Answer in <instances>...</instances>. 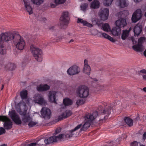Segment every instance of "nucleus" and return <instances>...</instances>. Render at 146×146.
<instances>
[{"mask_svg":"<svg viewBox=\"0 0 146 146\" xmlns=\"http://www.w3.org/2000/svg\"><path fill=\"white\" fill-rule=\"evenodd\" d=\"M40 112L42 117L45 119H49L51 116V111L48 108H42Z\"/></svg>","mask_w":146,"mask_h":146,"instance_id":"nucleus-13","label":"nucleus"},{"mask_svg":"<svg viewBox=\"0 0 146 146\" xmlns=\"http://www.w3.org/2000/svg\"><path fill=\"white\" fill-rule=\"evenodd\" d=\"M116 25L121 29L123 28L127 25L126 19L124 18H121L116 21Z\"/></svg>","mask_w":146,"mask_h":146,"instance_id":"nucleus-16","label":"nucleus"},{"mask_svg":"<svg viewBox=\"0 0 146 146\" xmlns=\"http://www.w3.org/2000/svg\"><path fill=\"white\" fill-rule=\"evenodd\" d=\"M27 111V110H26L25 109L23 111H21L20 112V114L21 115H23V116L26 115V112Z\"/></svg>","mask_w":146,"mask_h":146,"instance_id":"nucleus-49","label":"nucleus"},{"mask_svg":"<svg viewBox=\"0 0 146 146\" xmlns=\"http://www.w3.org/2000/svg\"><path fill=\"white\" fill-rule=\"evenodd\" d=\"M113 0H104L103 4L105 6H108L111 5Z\"/></svg>","mask_w":146,"mask_h":146,"instance_id":"nucleus-40","label":"nucleus"},{"mask_svg":"<svg viewBox=\"0 0 146 146\" xmlns=\"http://www.w3.org/2000/svg\"><path fill=\"white\" fill-rule=\"evenodd\" d=\"M108 39L112 42H114L115 41V40L110 36L108 37Z\"/></svg>","mask_w":146,"mask_h":146,"instance_id":"nucleus-52","label":"nucleus"},{"mask_svg":"<svg viewBox=\"0 0 146 146\" xmlns=\"http://www.w3.org/2000/svg\"><path fill=\"white\" fill-rule=\"evenodd\" d=\"M61 131L60 129H57L55 131V133L56 134L59 133Z\"/></svg>","mask_w":146,"mask_h":146,"instance_id":"nucleus-53","label":"nucleus"},{"mask_svg":"<svg viewBox=\"0 0 146 146\" xmlns=\"http://www.w3.org/2000/svg\"><path fill=\"white\" fill-rule=\"evenodd\" d=\"M20 95L21 98L23 100L27 99V91L26 90H25L21 91L20 92Z\"/></svg>","mask_w":146,"mask_h":146,"instance_id":"nucleus-34","label":"nucleus"},{"mask_svg":"<svg viewBox=\"0 0 146 146\" xmlns=\"http://www.w3.org/2000/svg\"><path fill=\"white\" fill-rule=\"evenodd\" d=\"M31 118L29 115H26L23 116L22 120L24 123L28 122L30 120Z\"/></svg>","mask_w":146,"mask_h":146,"instance_id":"nucleus-38","label":"nucleus"},{"mask_svg":"<svg viewBox=\"0 0 146 146\" xmlns=\"http://www.w3.org/2000/svg\"><path fill=\"white\" fill-rule=\"evenodd\" d=\"M125 122L129 127L133 125V120L128 117H125L124 119Z\"/></svg>","mask_w":146,"mask_h":146,"instance_id":"nucleus-30","label":"nucleus"},{"mask_svg":"<svg viewBox=\"0 0 146 146\" xmlns=\"http://www.w3.org/2000/svg\"><path fill=\"white\" fill-rule=\"evenodd\" d=\"M50 6H51V8H54L56 7V5H55L53 4H51L50 5Z\"/></svg>","mask_w":146,"mask_h":146,"instance_id":"nucleus-56","label":"nucleus"},{"mask_svg":"<svg viewBox=\"0 0 146 146\" xmlns=\"http://www.w3.org/2000/svg\"><path fill=\"white\" fill-rule=\"evenodd\" d=\"M142 28V25L139 24H137L135 26L133 30L135 36H138L141 33Z\"/></svg>","mask_w":146,"mask_h":146,"instance_id":"nucleus-18","label":"nucleus"},{"mask_svg":"<svg viewBox=\"0 0 146 146\" xmlns=\"http://www.w3.org/2000/svg\"><path fill=\"white\" fill-rule=\"evenodd\" d=\"M76 93L80 98H86L89 95V90L88 87L84 85L80 86L77 88Z\"/></svg>","mask_w":146,"mask_h":146,"instance_id":"nucleus-3","label":"nucleus"},{"mask_svg":"<svg viewBox=\"0 0 146 146\" xmlns=\"http://www.w3.org/2000/svg\"><path fill=\"white\" fill-rule=\"evenodd\" d=\"M98 115V113L96 111L93 112L92 114L88 113L86 114L85 116L84 123L83 125L82 126V127L80 128L79 132L80 133L82 131H86L90 127L91 121L96 118Z\"/></svg>","mask_w":146,"mask_h":146,"instance_id":"nucleus-1","label":"nucleus"},{"mask_svg":"<svg viewBox=\"0 0 146 146\" xmlns=\"http://www.w3.org/2000/svg\"><path fill=\"white\" fill-rule=\"evenodd\" d=\"M139 146H145L144 145H143V144H141L140 143H139Z\"/></svg>","mask_w":146,"mask_h":146,"instance_id":"nucleus-64","label":"nucleus"},{"mask_svg":"<svg viewBox=\"0 0 146 146\" xmlns=\"http://www.w3.org/2000/svg\"><path fill=\"white\" fill-rule=\"evenodd\" d=\"M9 114L13 121L16 124L19 125L21 123V121L20 119L19 116L17 114L15 110L9 111Z\"/></svg>","mask_w":146,"mask_h":146,"instance_id":"nucleus-7","label":"nucleus"},{"mask_svg":"<svg viewBox=\"0 0 146 146\" xmlns=\"http://www.w3.org/2000/svg\"><path fill=\"white\" fill-rule=\"evenodd\" d=\"M139 143H140L136 141H134L131 143L130 145L131 146H138Z\"/></svg>","mask_w":146,"mask_h":146,"instance_id":"nucleus-47","label":"nucleus"},{"mask_svg":"<svg viewBox=\"0 0 146 146\" xmlns=\"http://www.w3.org/2000/svg\"><path fill=\"white\" fill-rule=\"evenodd\" d=\"M145 38L144 37H141L138 40V43L142 44L143 41L145 40Z\"/></svg>","mask_w":146,"mask_h":146,"instance_id":"nucleus-44","label":"nucleus"},{"mask_svg":"<svg viewBox=\"0 0 146 146\" xmlns=\"http://www.w3.org/2000/svg\"><path fill=\"white\" fill-rule=\"evenodd\" d=\"M45 144L48 145L56 141V137H54V136H53L48 139H45Z\"/></svg>","mask_w":146,"mask_h":146,"instance_id":"nucleus-28","label":"nucleus"},{"mask_svg":"<svg viewBox=\"0 0 146 146\" xmlns=\"http://www.w3.org/2000/svg\"><path fill=\"white\" fill-rule=\"evenodd\" d=\"M84 66L83 68V72L88 75L90 74L91 68L90 66L88 64V61L87 60H85L84 62Z\"/></svg>","mask_w":146,"mask_h":146,"instance_id":"nucleus-17","label":"nucleus"},{"mask_svg":"<svg viewBox=\"0 0 146 146\" xmlns=\"http://www.w3.org/2000/svg\"><path fill=\"white\" fill-rule=\"evenodd\" d=\"M82 126V124H80L76 127L74 129L71 130L67 131L64 134L65 138L72 137L75 134V132L80 129Z\"/></svg>","mask_w":146,"mask_h":146,"instance_id":"nucleus-11","label":"nucleus"},{"mask_svg":"<svg viewBox=\"0 0 146 146\" xmlns=\"http://www.w3.org/2000/svg\"><path fill=\"white\" fill-rule=\"evenodd\" d=\"M56 94L55 92L53 91H50L49 92L48 100L50 102L57 103L55 100Z\"/></svg>","mask_w":146,"mask_h":146,"instance_id":"nucleus-20","label":"nucleus"},{"mask_svg":"<svg viewBox=\"0 0 146 146\" xmlns=\"http://www.w3.org/2000/svg\"><path fill=\"white\" fill-rule=\"evenodd\" d=\"M111 109V107L110 106H108L107 108L104 110L103 114L104 115H106L104 116V119L105 120L108 118L109 115L110 113Z\"/></svg>","mask_w":146,"mask_h":146,"instance_id":"nucleus-25","label":"nucleus"},{"mask_svg":"<svg viewBox=\"0 0 146 146\" xmlns=\"http://www.w3.org/2000/svg\"><path fill=\"white\" fill-rule=\"evenodd\" d=\"M77 23H80L82 24L84 26H86L89 27H93V25L90 24L86 21H84L81 18H78L77 20Z\"/></svg>","mask_w":146,"mask_h":146,"instance_id":"nucleus-24","label":"nucleus"},{"mask_svg":"<svg viewBox=\"0 0 146 146\" xmlns=\"http://www.w3.org/2000/svg\"><path fill=\"white\" fill-rule=\"evenodd\" d=\"M109 9L107 8H102L100 9L99 13V16L101 19L103 21L107 20L108 17Z\"/></svg>","mask_w":146,"mask_h":146,"instance_id":"nucleus-10","label":"nucleus"},{"mask_svg":"<svg viewBox=\"0 0 146 146\" xmlns=\"http://www.w3.org/2000/svg\"><path fill=\"white\" fill-rule=\"evenodd\" d=\"M50 88V86L47 84L43 85H40L36 88L37 91L39 92L45 91L48 90Z\"/></svg>","mask_w":146,"mask_h":146,"instance_id":"nucleus-23","label":"nucleus"},{"mask_svg":"<svg viewBox=\"0 0 146 146\" xmlns=\"http://www.w3.org/2000/svg\"><path fill=\"white\" fill-rule=\"evenodd\" d=\"M119 5L121 8H124L127 6V4L126 2V0H119Z\"/></svg>","mask_w":146,"mask_h":146,"instance_id":"nucleus-37","label":"nucleus"},{"mask_svg":"<svg viewBox=\"0 0 146 146\" xmlns=\"http://www.w3.org/2000/svg\"><path fill=\"white\" fill-rule=\"evenodd\" d=\"M102 36L108 39V37L110 36L109 35H107V34L105 33H102Z\"/></svg>","mask_w":146,"mask_h":146,"instance_id":"nucleus-50","label":"nucleus"},{"mask_svg":"<svg viewBox=\"0 0 146 146\" xmlns=\"http://www.w3.org/2000/svg\"><path fill=\"white\" fill-rule=\"evenodd\" d=\"M100 3L98 0H94L91 3L90 7L94 9H98L99 7Z\"/></svg>","mask_w":146,"mask_h":146,"instance_id":"nucleus-27","label":"nucleus"},{"mask_svg":"<svg viewBox=\"0 0 146 146\" xmlns=\"http://www.w3.org/2000/svg\"><path fill=\"white\" fill-rule=\"evenodd\" d=\"M140 72L146 74V70L145 69H143L140 71Z\"/></svg>","mask_w":146,"mask_h":146,"instance_id":"nucleus-55","label":"nucleus"},{"mask_svg":"<svg viewBox=\"0 0 146 146\" xmlns=\"http://www.w3.org/2000/svg\"><path fill=\"white\" fill-rule=\"evenodd\" d=\"M4 88V85L3 84H2L1 85V90H3Z\"/></svg>","mask_w":146,"mask_h":146,"instance_id":"nucleus-60","label":"nucleus"},{"mask_svg":"<svg viewBox=\"0 0 146 146\" xmlns=\"http://www.w3.org/2000/svg\"><path fill=\"white\" fill-rule=\"evenodd\" d=\"M19 39L17 38L15 41H14L13 42L16 45V48L19 50H23L25 45V43L23 38L20 36L19 34Z\"/></svg>","mask_w":146,"mask_h":146,"instance_id":"nucleus-8","label":"nucleus"},{"mask_svg":"<svg viewBox=\"0 0 146 146\" xmlns=\"http://www.w3.org/2000/svg\"><path fill=\"white\" fill-rule=\"evenodd\" d=\"M132 47L137 51L141 52L143 50L142 45L138 43L136 45L133 46Z\"/></svg>","mask_w":146,"mask_h":146,"instance_id":"nucleus-29","label":"nucleus"},{"mask_svg":"<svg viewBox=\"0 0 146 146\" xmlns=\"http://www.w3.org/2000/svg\"><path fill=\"white\" fill-rule=\"evenodd\" d=\"M37 123H38L36 122L32 121L29 122L28 124V125L30 127H32L35 126Z\"/></svg>","mask_w":146,"mask_h":146,"instance_id":"nucleus-45","label":"nucleus"},{"mask_svg":"<svg viewBox=\"0 0 146 146\" xmlns=\"http://www.w3.org/2000/svg\"><path fill=\"white\" fill-rule=\"evenodd\" d=\"M142 16L141 9H138L133 13L131 17V20L133 22L136 23L140 20Z\"/></svg>","mask_w":146,"mask_h":146,"instance_id":"nucleus-9","label":"nucleus"},{"mask_svg":"<svg viewBox=\"0 0 146 146\" xmlns=\"http://www.w3.org/2000/svg\"><path fill=\"white\" fill-rule=\"evenodd\" d=\"M35 102L40 105H44L46 103L43 97L40 94H37L35 96Z\"/></svg>","mask_w":146,"mask_h":146,"instance_id":"nucleus-14","label":"nucleus"},{"mask_svg":"<svg viewBox=\"0 0 146 146\" xmlns=\"http://www.w3.org/2000/svg\"><path fill=\"white\" fill-rule=\"evenodd\" d=\"M146 139V132H145L143 135V139L145 140Z\"/></svg>","mask_w":146,"mask_h":146,"instance_id":"nucleus-54","label":"nucleus"},{"mask_svg":"<svg viewBox=\"0 0 146 146\" xmlns=\"http://www.w3.org/2000/svg\"><path fill=\"white\" fill-rule=\"evenodd\" d=\"M54 136V137H56V141L60 140L62 139H64L65 138L64 134H60L58 136Z\"/></svg>","mask_w":146,"mask_h":146,"instance_id":"nucleus-39","label":"nucleus"},{"mask_svg":"<svg viewBox=\"0 0 146 146\" xmlns=\"http://www.w3.org/2000/svg\"><path fill=\"white\" fill-rule=\"evenodd\" d=\"M72 112L70 110H66L61 115L58 117L59 120L60 121L70 116L72 114Z\"/></svg>","mask_w":146,"mask_h":146,"instance_id":"nucleus-21","label":"nucleus"},{"mask_svg":"<svg viewBox=\"0 0 146 146\" xmlns=\"http://www.w3.org/2000/svg\"><path fill=\"white\" fill-rule=\"evenodd\" d=\"M121 29L117 26L113 28L111 31L112 34L114 36L119 35L121 33Z\"/></svg>","mask_w":146,"mask_h":146,"instance_id":"nucleus-26","label":"nucleus"},{"mask_svg":"<svg viewBox=\"0 0 146 146\" xmlns=\"http://www.w3.org/2000/svg\"><path fill=\"white\" fill-rule=\"evenodd\" d=\"M85 102V101L82 99L78 100L76 102V104L78 106H79L84 104Z\"/></svg>","mask_w":146,"mask_h":146,"instance_id":"nucleus-42","label":"nucleus"},{"mask_svg":"<svg viewBox=\"0 0 146 146\" xmlns=\"http://www.w3.org/2000/svg\"><path fill=\"white\" fill-rule=\"evenodd\" d=\"M69 19V12L67 11H64L60 18V25L61 29H64L67 28Z\"/></svg>","mask_w":146,"mask_h":146,"instance_id":"nucleus-4","label":"nucleus"},{"mask_svg":"<svg viewBox=\"0 0 146 146\" xmlns=\"http://www.w3.org/2000/svg\"><path fill=\"white\" fill-rule=\"evenodd\" d=\"M117 142V141L116 140L112 141L109 143L110 144L109 145L110 146H116L118 144Z\"/></svg>","mask_w":146,"mask_h":146,"instance_id":"nucleus-46","label":"nucleus"},{"mask_svg":"<svg viewBox=\"0 0 146 146\" xmlns=\"http://www.w3.org/2000/svg\"><path fill=\"white\" fill-rule=\"evenodd\" d=\"M88 4L87 3L82 4L80 6L81 9L82 11H86L88 7Z\"/></svg>","mask_w":146,"mask_h":146,"instance_id":"nucleus-41","label":"nucleus"},{"mask_svg":"<svg viewBox=\"0 0 146 146\" xmlns=\"http://www.w3.org/2000/svg\"><path fill=\"white\" fill-rule=\"evenodd\" d=\"M4 47V42L0 41V54H4L6 53V50L3 49Z\"/></svg>","mask_w":146,"mask_h":146,"instance_id":"nucleus-33","label":"nucleus"},{"mask_svg":"<svg viewBox=\"0 0 146 146\" xmlns=\"http://www.w3.org/2000/svg\"><path fill=\"white\" fill-rule=\"evenodd\" d=\"M142 0H134V1L136 3H137L142 1Z\"/></svg>","mask_w":146,"mask_h":146,"instance_id":"nucleus-58","label":"nucleus"},{"mask_svg":"<svg viewBox=\"0 0 146 146\" xmlns=\"http://www.w3.org/2000/svg\"><path fill=\"white\" fill-rule=\"evenodd\" d=\"M16 67L15 64L10 63H8L7 64H3L0 65V68L4 69L6 70H13L15 69Z\"/></svg>","mask_w":146,"mask_h":146,"instance_id":"nucleus-15","label":"nucleus"},{"mask_svg":"<svg viewBox=\"0 0 146 146\" xmlns=\"http://www.w3.org/2000/svg\"><path fill=\"white\" fill-rule=\"evenodd\" d=\"M129 32V31L128 30H123L121 36L123 40H125L128 36Z\"/></svg>","mask_w":146,"mask_h":146,"instance_id":"nucleus-35","label":"nucleus"},{"mask_svg":"<svg viewBox=\"0 0 146 146\" xmlns=\"http://www.w3.org/2000/svg\"><path fill=\"white\" fill-rule=\"evenodd\" d=\"M54 26H52V27H50V28H49V29H54Z\"/></svg>","mask_w":146,"mask_h":146,"instance_id":"nucleus-61","label":"nucleus"},{"mask_svg":"<svg viewBox=\"0 0 146 146\" xmlns=\"http://www.w3.org/2000/svg\"><path fill=\"white\" fill-rule=\"evenodd\" d=\"M0 121L4 122L3 127L5 129L9 130L12 127V122L7 116H0Z\"/></svg>","mask_w":146,"mask_h":146,"instance_id":"nucleus-6","label":"nucleus"},{"mask_svg":"<svg viewBox=\"0 0 146 146\" xmlns=\"http://www.w3.org/2000/svg\"><path fill=\"white\" fill-rule=\"evenodd\" d=\"M143 78L144 80H146V74L143 76Z\"/></svg>","mask_w":146,"mask_h":146,"instance_id":"nucleus-57","label":"nucleus"},{"mask_svg":"<svg viewBox=\"0 0 146 146\" xmlns=\"http://www.w3.org/2000/svg\"><path fill=\"white\" fill-rule=\"evenodd\" d=\"M94 21H95L96 23V24L99 25V23H98V19H97L96 18H93L92 19V22H94Z\"/></svg>","mask_w":146,"mask_h":146,"instance_id":"nucleus-51","label":"nucleus"},{"mask_svg":"<svg viewBox=\"0 0 146 146\" xmlns=\"http://www.w3.org/2000/svg\"><path fill=\"white\" fill-rule=\"evenodd\" d=\"M123 135V136L124 137H123L122 138L123 139H125L127 137V136H126V135H125V134Z\"/></svg>","mask_w":146,"mask_h":146,"instance_id":"nucleus-59","label":"nucleus"},{"mask_svg":"<svg viewBox=\"0 0 146 146\" xmlns=\"http://www.w3.org/2000/svg\"><path fill=\"white\" fill-rule=\"evenodd\" d=\"M80 72V68L76 65H74L70 68L67 71V73L72 76L78 74Z\"/></svg>","mask_w":146,"mask_h":146,"instance_id":"nucleus-12","label":"nucleus"},{"mask_svg":"<svg viewBox=\"0 0 146 146\" xmlns=\"http://www.w3.org/2000/svg\"><path fill=\"white\" fill-rule=\"evenodd\" d=\"M19 37V34L15 31L4 33L0 35V41L8 42L13 40L14 42Z\"/></svg>","mask_w":146,"mask_h":146,"instance_id":"nucleus-2","label":"nucleus"},{"mask_svg":"<svg viewBox=\"0 0 146 146\" xmlns=\"http://www.w3.org/2000/svg\"><path fill=\"white\" fill-rule=\"evenodd\" d=\"M23 1L26 10L29 13V15L32 14L33 13V11L32 7L30 5V1L26 0H23Z\"/></svg>","mask_w":146,"mask_h":146,"instance_id":"nucleus-19","label":"nucleus"},{"mask_svg":"<svg viewBox=\"0 0 146 146\" xmlns=\"http://www.w3.org/2000/svg\"><path fill=\"white\" fill-rule=\"evenodd\" d=\"M144 54L146 57V49L144 51L143 53Z\"/></svg>","mask_w":146,"mask_h":146,"instance_id":"nucleus-62","label":"nucleus"},{"mask_svg":"<svg viewBox=\"0 0 146 146\" xmlns=\"http://www.w3.org/2000/svg\"><path fill=\"white\" fill-rule=\"evenodd\" d=\"M72 101L69 98H65L63 100V103L65 106L71 105L72 104Z\"/></svg>","mask_w":146,"mask_h":146,"instance_id":"nucleus-31","label":"nucleus"},{"mask_svg":"<svg viewBox=\"0 0 146 146\" xmlns=\"http://www.w3.org/2000/svg\"><path fill=\"white\" fill-rule=\"evenodd\" d=\"M32 3L34 5L39 6L43 2V0H31Z\"/></svg>","mask_w":146,"mask_h":146,"instance_id":"nucleus-36","label":"nucleus"},{"mask_svg":"<svg viewBox=\"0 0 146 146\" xmlns=\"http://www.w3.org/2000/svg\"><path fill=\"white\" fill-rule=\"evenodd\" d=\"M143 90L145 92H146V87L144 88Z\"/></svg>","mask_w":146,"mask_h":146,"instance_id":"nucleus-63","label":"nucleus"},{"mask_svg":"<svg viewBox=\"0 0 146 146\" xmlns=\"http://www.w3.org/2000/svg\"><path fill=\"white\" fill-rule=\"evenodd\" d=\"M102 29L105 31L108 32L110 31V28L109 25L106 23L102 25Z\"/></svg>","mask_w":146,"mask_h":146,"instance_id":"nucleus-32","label":"nucleus"},{"mask_svg":"<svg viewBox=\"0 0 146 146\" xmlns=\"http://www.w3.org/2000/svg\"><path fill=\"white\" fill-rule=\"evenodd\" d=\"M30 49L35 58L38 62H41L42 60V52L41 49L34 47L33 45L31 46Z\"/></svg>","mask_w":146,"mask_h":146,"instance_id":"nucleus-5","label":"nucleus"},{"mask_svg":"<svg viewBox=\"0 0 146 146\" xmlns=\"http://www.w3.org/2000/svg\"><path fill=\"white\" fill-rule=\"evenodd\" d=\"M44 143L45 144V140L43 139H40L37 141L36 143H33L27 145L26 146H42L44 145Z\"/></svg>","mask_w":146,"mask_h":146,"instance_id":"nucleus-22","label":"nucleus"},{"mask_svg":"<svg viewBox=\"0 0 146 146\" xmlns=\"http://www.w3.org/2000/svg\"><path fill=\"white\" fill-rule=\"evenodd\" d=\"M5 132L6 131L5 129H4L3 127H0V135L3 133H5Z\"/></svg>","mask_w":146,"mask_h":146,"instance_id":"nucleus-48","label":"nucleus"},{"mask_svg":"<svg viewBox=\"0 0 146 146\" xmlns=\"http://www.w3.org/2000/svg\"><path fill=\"white\" fill-rule=\"evenodd\" d=\"M66 0H55V3L57 4H61L64 3Z\"/></svg>","mask_w":146,"mask_h":146,"instance_id":"nucleus-43","label":"nucleus"}]
</instances>
